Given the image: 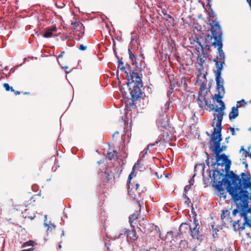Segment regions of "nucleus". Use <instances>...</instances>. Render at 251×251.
I'll use <instances>...</instances> for the list:
<instances>
[{
    "label": "nucleus",
    "mask_w": 251,
    "mask_h": 251,
    "mask_svg": "<svg viewBox=\"0 0 251 251\" xmlns=\"http://www.w3.org/2000/svg\"><path fill=\"white\" fill-rule=\"evenodd\" d=\"M186 242L185 241H181L180 242V246L183 247V248L185 247Z\"/></svg>",
    "instance_id": "37"
},
{
    "label": "nucleus",
    "mask_w": 251,
    "mask_h": 251,
    "mask_svg": "<svg viewBox=\"0 0 251 251\" xmlns=\"http://www.w3.org/2000/svg\"><path fill=\"white\" fill-rule=\"evenodd\" d=\"M218 103H219L220 104V105H221V107L216 108L215 109V111L218 112V113L217 114L221 113V114H223V116L224 115L223 112H222L221 111L224 110L225 109V105L224 102L222 100H219V101L218 102ZM217 113L214 114V117H215V115ZM214 119H215V118H214L212 122H214ZM217 118H216V120H217Z\"/></svg>",
    "instance_id": "16"
},
{
    "label": "nucleus",
    "mask_w": 251,
    "mask_h": 251,
    "mask_svg": "<svg viewBox=\"0 0 251 251\" xmlns=\"http://www.w3.org/2000/svg\"><path fill=\"white\" fill-rule=\"evenodd\" d=\"M118 63H119V64H120V65L123 64V62L121 60H120L118 61Z\"/></svg>",
    "instance_id": "45"
},
{
    "label": "nucleus",
    "mask_w": 251,
    "mask_h": 251,
    "mask_svg": "<svg viewBox=\"0 0 251 251\" xmlns=\"http://www.w3.org/2000/svg\"><path fill=\"white\" fill-rule=\"evenodd\" d=\"M35 242L32 240H29L27 242H24L22 245V248H25L28 246L33 247L34 246Z\"/></svg>",
    "instance_id": "22"
},
{
    "label": "nucleus",
    "mask_w": 251,
    "mask_h": 251,
    "mask_svg": "<svg viewBox=\"0 0 251 251\" xmlns=\"http://www.w3.org/2000/svg\"><path fill=\"white\" fill-rule=\"evenodd\" d=\"M197 166H198V165H197L195 166V168L196 169V168H197Z\"/></svg>",
    "instance_id": "60"
},
{
    "label": "nucleus",
    "mask_w": 251,
    "mask_h": 251,
    "mask_svg": "<svg viewBox=\"0 0 251 251\" xmlns=\"http://www.w3.org/2000/svg\"><path fill=\"white\" fill-rule=\"evenodd\" d=\"M227 218H228L229 219V220H231V218H229V217H227ZM230 222H231V221H230Z\"/></svg>",
    "instance_id": "54"
},
{
    "label": "nucleus",
    "mask_w": 251,
    "mask_h": 251,
    "mask_svg": "<svg viewBox=\"0 0 251 251\" xmlns=\"http://www.w3.org/2000/svg\"><path fill=\"white\" fill-rule=\"evenodd\" d=\"M62 235H64V232L63 231L62 232Z\"/></svg>",
    "instance_id": "58"
},
{
    "label": "nucleus",
    "mask_w": 251,
    "mask_h": 251,
    "mask_svg": "<svg viewBox=\"0 0 251 251\" xmlns=\"http://www.w3.org/2000/svg\"><path fill=\"white\" fill-rule=\"evenodd\" d=\"M181 81V83H183L184 87H185L186 86V81L185 78H182Z\"/></svg>",
    "instance_id": "35"
},
{
    "label": "nucleus",
    "mask_w": 251,
    "mask_h": 251,
    "mask_svg": "<svg viewBox=\"0 0 251 251\" xmlns=\"http://www.w3.org/2000/svg\"><path fill=\"white\" fill-rule=\"evenodd\" d=\"M133 40H134V39H133V36H131V42H133Z\"/></svg>",
    "instance_id": "48"
},
{
    "label": "nucleus",
    "mask_w": 251,
    "mask_h": 251,
    "mask_svg": "<svg viewBox=\"0 0 251 251\" xmlns=\"http://www.w3.org/2000/svg\"><path fill=\"white\" fill-rule=\"evenodd\" d=\"M197 215L194 213L193 215L194 219L193 222L190 225L186 223H182L179 227V230L180 232H183V230H189L191 236L194 239L200 240L201 237V234L200 231V226L198 221L196 220Z\"/></svg>",
    "instance_id": "5"
},
{
    "label": "nucleus",
    "mask_w": 251,
    "mask_h": 251,
    "mask_svg": "<svg viewBox=\"0 0 251 251\" xmlns=\"http://www.w3.org/2000/svg\"><path fill=\"white\" fill-rule=\"evenodd\" d=\"M135 165L136 164L134 165V166L132 169V172L129 175L128 178V194L129 196L133 199H136L137 194H140V192L138 190L139 187V184L138 183L135 184V187H134L133 184L130 182L133 176L136 175L134 174V167H135Z\"/></svg>",
    "instance_id": "7"
},
{
    "label": "nucleus",
    "mask_w": 251,
    "mask_h": 251,
    "mask_svg": "<svg viewBox=\"0 0 251 251\" xmlns=\"http://www.w3.org/2000/svg\"><path fill=\"white\" fill-rule=\"evenodd\" d=\"M125 236H126L127 240H128V229L126 228L121 230L119 233L116 234L115 235L114 239L123 238Z\"/></svg>",
    "instance_id": "12"
},
{
    "label": "nucleus",
    "mask_w": 251,
    "mask_h": 251,
    "mask_svg": "<svg viewBox=\"0 0 251 251\" xmlns=\"http://www.w3.org/2000/svg\"><path fill=\"white\" fill-rule=\"evenodd\" d=\"M117 152L115 151H113V152H108L107 154V157L110 159L111 160L112 159L114 158L115 156H117Z\"/></svg>",
    "instance_id": "23"
},
{
    "label": "nucleus",
    "mask_w": 251,
    "mask_h": 251,
    "mask_svg": "<svg viewBox=\"0 0 251 251\" xmlns=\"http://www.w3.org/2000/svg\"><path fill=\"white\" fill-rule=\"evenodd\" d=\"M138 204H139V206L141 207V205H140V204L139 202H138Z\"/></svg>",
    "instance_id": "56"
},
{
    "label": "nucleus",
    "mask_w": 251,
    "mask_h": 251,
    "mask_svg": "<svg viewBox=\"0 0 251 251\" xmlns=\"http://www.w3.org/2000/svg\"><path fill=\"white\" fill-rule=\"evenodd\" d=\"M226 147H222L221 148L223 149V151H224L226 149Z\"/></svg>",
    "instance_id": "50"
},
{
    "label": "nucleus",
    "mask_w": 251,
    "mask_h": 251,
    "mask_svg": "<svg viewBox=\"0 0 251 251\" xmlns=\"http://www.w3.org/2000/svg\"><path fill=\"white\" fill-rule=\"evenodd\" d=\"M55 4H56V6L59 8H62L64 7V6L65 5L63 3H60L59 5L58 4V3H56Z\"/></svg>",
    "instance_id": "32"
},
{
    "label": "nucleus",
    "mask_w": 251,
    "mask_h": 251,
    "mask_svg": "<svg viewBox=\"0 0 251 251\" xmlns=\"http://www.w3.org/2000/svg\"><path fill=\"white\" fill-rule=\"evenodd\" d=\"M211 32L212 35H207L205 36V45L203 48L205 50H209L210 49L209 44L211 42L212 46L215 48L217 47V59L220 61H224L225 55L222 50V30L218 23H213V25H212Z\"/></svg>",
    "instance_id": "3"
},
{
    "label": "nucleus",
    "mask_w": 251,
    "mask_h": 251,
    "mask_svg": "<svg viewBox=\"0 0 251 251\" xmlns=\"http://www.w3.org/2000/svg\"><path fill=\"white\" fill-rule=\"evenodd\" d=\"M239 223V220H237V221H235L233 224V226L234 230L236 231V225H238V228H237V231L240 232L245 229V226L246 225H244V223L243 224V226H240Z\"/></svg>",
    "instance_id": "19"
},
{
    "label": "nucleus",
    "mask_w": 251,
    "mask_h": 251,
    "mask_svg": "<svg viewBox=\"0 0 251 251\" xmlns=\"http://www.w3.org/2000/svg\"><path fill=\"white\" fill-rule=\"evenodd\" d=\"M221 180H218L213 177L214 182H218L217 185V189L219 192L224 191L222 186L226 185V189L231 195L234 202L235 203L237 208L233 210L232 214L235 216L237 213H240V216L244 219V225L249 221L247 214L249 212L248 208V192L244 190L242 187L241 180L239 177L233 173L232 171L227 173L225 177H223Z\"/></svg>",
    "instance_id": "1"
},
{
    "label": "nucleus",
    "mask_w": 251,
    "mask_h": 251,
    "mask_svg": "<svg viewBox=\"0 0 251 251\" xmlns=\"http://www.w3.org/2000/svg\"><path fill=\"white\" fill-rule=\"evenodd\" d=\"M118 69V70H120L121 72H126V71H125V67H124L123 64H122V65L119 64Z\"/></svg>",
    "instance_id": "29"
},
{
    "label": "nucleus",
    "mask_w": 251,
    "mask_h": 251,
    "mask_svg": "<svg viewBox=\"0 0 251 251\" xmlns=\"http://www.w3.org/2000/svg\"><path fill=\"white\" fill-rule=\"evenodd\" d=\"M3 87L7 91L9 90H11V91H14L13 88L12 87H10L8 83H4Z\"/></svg>",
    "instance_id": "27"
},
{
    "label": "nucleus",
    "mask_w": 251,
    "mask_h": 251,
    "mask_svg": "<svg viewBox=\"0 0 251 251\" xmlns=\"http://www.w3.org/2000/svg\"><path fill=\"white\" fill-rule=\"evenodd\" d=\"M128 238L132 240H135L137 238L136 233L134 230L130 231L128 229Z\"/></svg>",
    "instance_id": "21"
},
{
    "label": "nucleus",
    "mask_w": 251,
    "mask_h": 251,
    "mask_svg": "<svg viewBox=\"0 0 251 251\" xmlns=\"http://www.w3.org/2000/svg\"><path fill=\"white\" fill-rule=\"evenodd\" d=\"M223 96L224 95H222L221 94L219 93L215 95V99H216L217 102L219 101V100H222Z\"/></svg>",
    "instance_id": "28"
},
{
    "label": "nucleus",
    "mask_w": 251,
    "mask_h": 251,
    "mask_svg": "<svg viewBox=\"0 0 251 251\" xmlns=\"http://www.w3.org/2000/svg\"><path fill=\"white\" fill-rule=\"evenodd\" d=\"M216 81L217 85V89L218 91V93L224 95L225 89L224 87V80L221 76H220L219 73L216 77Z\"/></svg>",
    "instance_id": "8"
},
{
    "label": "nucleus",
    "mask_w": 251,
    "mask_h": 251,
    "mask_svg": "<svg viewBox=\"0 0 251 251\" xmlns=\"http://www.w3.org/2000/svg\"><path fill=\"white\" fill-rule=\"evenodd\" d=\"M238 109L234 106L232 107L231 109V111L229 114V119L230 120L235 119L238 116Z\"/></svg>",
    "instance_id": "14"
},
{
    "label": "nucleus",
    "mask_w": 251,
    "mask_h": 251,
    "mask_svg": "<svg viewBox=\"0 0 251 251\" xmlns=\"http://www.w3.org/2000/svg\"><path fill=\"white\" fill-rule=\"evenodd\" d=\"M168 175L165 176L166 177H168Z\"/></svg>",
    "instance_id": "62"
},
{
    "label": "nucleus",
    "mask_w": 251,
    "mask_h": 251,
    "mask_svg": "<svg viewBox=\"0 0 251 251\" xmlns=\"http://www.w3.org/2000/svg\"><path fill=\"white\" fill-rule=\"evenodd\" d=\"M79 49L81 50H85L86 49V46L82 44L79 46Z\"/></svg>",
    "instance_id": "34"
},
{
    "label": "nucleus",
    "mask_w": 251,
    "mask_h": 251,
    "mask_svg": "<svg viewBox=\"0 0 251 251\" xmlns=\"http://www.w3.org/2000/svg\"><path fill=\"white\" fill-rule=\"evenodd\" d=\"M238 228V225H236V229Z\"/></svg>",
    "instance_id": "63"
},
{
    "label": "nucleus",
    "mask_w": 251,
    "mask_h": 251,
    "mask_svg": "<svg viewBox=\"0 0 251 251\" xmlns=\"http://www.w3.org/2000/svg\"><path fill=\"white\" fill-rule=\"evenodd\" d=\"M62 68H65V70H66L68 68V67L67 66H65L64 67H62Z\"/></svg>",
    "instance_id": "51"
},
{
    "label": "nucleus",
    "mask_w": 251,
    "mask_h": 251,
    "mask_svg": "<svg viewBox=\"0 0 251 251\" xmlns=\"http://www.w3.org/2000/svg\"><path fill=\"white\" fill-rule=\"evenodd\" d=\"M235 129V131H240V129L238 128H236Z\"/></svg>",
    "instance_id": "49"
},
{
    "label": "nucleus",
    "mask_w": 251,
    "mask_h": 251,
    "mask_svg": "<svg viewBox=\"0 0 251 251\" xmlns=\"http://www.w3.org/2000/svg\"><path fill=\"white\" fill-rule=\"evenodd\" d=\"M249 130L251 132V127L249 128Z\"/></svg>",
    "instance_id": "55"
},
{
    "label": "nucleus",
    "mask_w": 251,
    "mask_h": 251,
    "mask_svg": "<svg viewBox=\"0 0 251 251\" xmlns=\"http://www.w3.org/2000/svg\"><path fill=\"white\" fill-rule=\"evenodd\" d=\"M245 150L244 149V146H242V147H241V149H240V153H242V152H243V151H245Z\"/></svg>",
    "instance_id": "42"
},
{
    "label": "nucleus",
    "mask_w": 251,
    "mask_h": 251,
    "mask_svg": "<svg viewBox=\"0 0 251 251\" xmlns=\"http://www.w3.org/2000/svg\"><path fill=\"white\" fill-rule=\"evenodd\" d=\"M196 67L199 73L198 76L203 78H205L207 72L204 65L197 64L196 65Z\"/></svg>",
    "instance_id": "9"
},
{
    "label": "nucleus",
    "mask_w": 251,
    "mask_h": 251,
    "mask_svg": "<svg viewBox=\"0 0 251 251\" xmlns=\"http://www.w3.org/2000/svg\"><path fill=\"white\" fill-rule=\"evenodd\" d=\"M49 29L51 31V32H52L53 31H55L56 30V27L54 26H52L51 27L49 28Z\"/></svg>",
    "instance_id": "36"
},
{
    "label": "nucleus",
    "mask_w": 251,
    "mask_h": 251,
    "mask_svg": "<svg viewBox=\"0 0 251 251\" xmlns=\"http://www.w3.org/2000/svg\"><path fill=\"white\" fill-rule=\"evenodd\" d=\"M206 54H204L203 56L201 55H199L197 58V64L205 65V60L207 58Z\"/></svg>",
    "instance_id": "18"
},
{
    "label": "nucleus",
    "mask_w": 251,
    "mask_h": 251,
    "mask_svg": "<svg viewBox=\"0 0 251 251\" xmlns=\"http://www.w3.org/2000/svg\"><path fill=\"white\" fill-rule=\"evenodd\" d=\"M246 225H247L248 226L251 228V223H250V220L247 222Z\"/></svg>",
    "instance_id": "43"
},
{
    "label": "nucleus",
    "mask_w": 251,
    "mask_h": 251,
    "mask_svg": "<svg viewBox=\"0 0 251 251\" xmlns=\"http://www.w3.org/2000/svg\"><path fill=\"white\" fill-rule=\"evenodd\" d=\"M127 81L126 84L129 88L131 98L133 99H137L142 94L141 88L143 83L141 77V75L138 73H135L129 71L125 72Z\"/></svg>",
    "instance_id": "4"
},
{
    "label": "nucleus",
    "mask_w": 251,
    "mask_h": 251,
    "mask_svg": "<svg viewBox=\"0 0 251 251\" xmlns=\"http://www.w3.org/2000/svg\"><path fill=\"white\" fill-rule=\"evenodd\" d=\"M242 178L244 181V185L246 188L251 187V182L250 181V177L245 173H242Z\"/></svg>",
    "instance_id": "11"
},
{
    "label": "nucleus",
    "mask_w": 251,
    "mask_h": 251,
    "mask_svg": "<svg viewBox=\"0 0 251 251\" xmlns=\"http://www.w3.org/2000/svg\"><path fill=\"white\" fill-rule=\"evenodd\" d=\"M215 119L214 122L211 124V126L214 127V131L211 136V140L213 141L212 146L210 147V150L215 154L216 164L218 166H222L225 167V170L226 172L229 170L231 164V161L228 159L227 156L225 154H220L223 151L221 148L220 142L222 140L221 130H222V122L223 120V114L221 113L215 115Z\"/></svg>",
    "instance_id": "2"
},
{
    "label": "nucleus",
    "mask_w": 251,
    "mask_h": 251,
    "mask_svg": "<svg viewBox=\"0 0 251 251\" xmlns=\"http://www.w3.org/2000/svg\"><path fill=\"white\" fill-rule=\"evenodd\" d=\"M229 129L231 131V134H232V135H236V133L235 132V129L234 128L232 127H230Z\"/></svg>",
    "instance_id": "31"
},
{
    "label": "nucleus",
    "mask_w": 251,
    "mask_h": 251,
    "mask_svg": "<svg viewBox=\"0 0 251 251\" xmlns=\"http://www.w3.org/2000/svg\"><path fill=\"white\" fill-rule=\"evenodd\" d=\"M15 93L16 95H19V94H20V92H19V91H16V92H15Z\"/></svg>",
    "instance_id": "46"
},
{
    "label": "nucleus",
    "mask_w": 251,
    "mask_h": 251,
    "mask_svg": "<svg viewBox=\"0 0 251 251\" xmlns=\"http://www.w3.org/2000/svg\"><path fill=\"white\" fill-rule=\"evenodd\" d=\"M183 195L185 197V198L187 199V200H189V198L186 196V194H184Z\"/></svg>",
    "instance_id": "47"
},
{
    "label": "nucleus",
    "mask_w": 251,
    "mask_h": 251,
    "mask_svg": "<svg viewBox=\"0 0 251 251\" xmlns=\"http://www.w3.org/2000/svg\"><path fill=\"white\" fill-rule=\"evenodd\" d=\"M161 137L159 136L158 137V139L157 140V141H155V143H152V144H149L148 146V147L145 149L140 154V158H141V159H142L143 158H144L146 155V154H147V152H148V151L149 150V149L151 147H153L154 146H155L156 144H157L158 143H159V142H161Z\"/></svg>",
    "instance_id": "10"
},
{
    "label": "nucleus",
    "mask_w": 251,
    "mask_h": 251,
    "mask_svg": "<svg viewBox=\"0 0 251 251\" xmlns=\"http://www.w3.org/2000/svg\"><path fill=\"white\" fill-rule=\"evenodd\" d=\"M128 53L130 59L133 62L134 60H136L135 56L132 53L130 49H128Z\"/></svg>",
    "instance_id": "26"
},
{
    "label": "nucleus",
    "mask_w": 251,
    "mask_h": 251,
    "mask_svg": "<svg viewBox=\"0 0 251 251\" xmlns=\"http://www.w3.org/2000/svg\"><path fill=\"white\" fill-rule=\"evenodd\" d=\"M45 225L46 226H48V225H47V224H45Z\"/></svg>",
    "instance_id": "61"
},
{
    "label": "nucleus",
    "mask_w": 251,
    "mask_h": 251,
    "mask_svg": "<svg viewBox=\"0 0 251 251\" xmlns=\"http://www.w3.org/2000/svg\"><path fill=\"white\" fill-rule=\"evenodd\" d=\"M225 212H223L222 214H221V219L224 221L225 219H226V216H225Z\"/></svg>",
    "instance_id": "39"
},
{
    "label": "nucleus",
    "mask_w": 251,
    "mask_h": 251,
    "mask_svg": "<svg viewBox=\"0 0 251 251\" xmlns=\"http://www.w3.org/2000/svg\"><path fill=\"white\" fill-rule=\"evenodd\" d=\"M242 156H244L245 157H247L248 156H249L250 152L247 151L246 150L242 152Z\"/></svg>",
    "instance_id": "30"
},
{
    "label": "nucleus",
    "mask_w": 251,
    "mask_h": 251,
    "mask_svg": "<svg viewBox=\"0 0 251 251\" xmlns=\"http://www.w3.org/2000/svg\"><path fill=\"white\" fill-rule=\"evenodd\" d=\"M59 247L60 248H61V245L60 244L59 245Z\"/></svg>",
    "instance_id": "53"
},
{
    "label": "nucleus",
    "mask_w": 251,
    "mask_h": 251,
    "mask_svg": "<svg viewBox=\"0 0 251 251\" xmlns=\"http://www.w3.org/2000/svg\"><path fill=\"white\" fill-rule=\"evenodd\" d=\"M170 104L171 101L170 100L166 102L164 106V113L160 114L159 118L156 121L158 127L160 130L165 129L168 126V110L169 109Z\"/></svg>",
    "instance_id": "6"
},
{
    "label": "nucleus",
    "mask_w": 251,
    "mask_h": 251,
    "mask_svg": "<svg viewBox=\"0 0 251 251\" xmlns=\"http://www.w3.org/2000/svg\"><path fill=\"white\" fill-rule=\"evenodd\" d=\"M138 216H139L138 212L136 211L129 216V222L130 223V225H132V223L133 222V221L135 220H136L138 219Z\"/></svg>",
    "instance_id": "20"
},
{
    "label": "nucleus",
    "mask_w": 251,
    "mask_h": 251,
    "mask_svg": "<svg viewBox=\"0 0 251 251\" xmlns=\"http://www.w3.org/2000/svg\"><path fill=\"white\" fill-rule=\"evenodd\" d=\"M215 61L216 67L217 68V72H216V77L217 76V75H218L219 73L220 74V76H221V71L223 69V65L225 64V61H216V60Z\"/></svg>",
    "instance_id": "15"
},
{
    "label": "nucleus",
    "mask_w": 251,
    "mask_h": 251,
    "mask_svg": "<svg viewBox=\"0 0 251 251\" xmlns=\"http://www.w3.org/2000/svg\"><path fill=\"white\" fill-rule=\"evenodd\" d=\"M193 211H194V209L193 208V209H192V213L193 212Z\"/></svg>",
    "instance_id": "57"
},
{
    "label": "nucleus",
    "mask_w": 251,
    "mask_h": 251,
    "mask_svg": "<svg viewBox=\"0 0 251 251\" xmlns=\"http://www.w3.org/2000/svg\"><path fill=\"white\" fill-rule=\"evenodd\" d=\"M242 103H244L245 105L247 104V102L245 101L244 99H242L240 101H238L236 103V107L237 108L241 107L242 106Z\"/></svg>",
    "instance_id": "25"
},
{
    "label": "nucleus",
    "mask_w": 251,
    "mask_h": 251,
    "mask_svg": "<svg viewBox=\"0 0 251 251\" xmlns=\"http://www.w3.org/2000/svg\"><path fill=\"white\" fill-rule=\"evenodd\" d=\"M162 13L165 16H166L168 14L167 11L165 9L162 10Z\"/></svg>",
    "instance_id": "40"
},
{
    "label": "nucleus",
    "mask_w": 251,
    "mask_h": 251,
    "mask_svg": "<svg viewBox=\"0 0 251 251\" xmlns=\"http://www.w3.org/2000/svg\"><path fill=\"white\" fill-rule=\"evenodd\" d=\"M1 69H2V66H1V65H0V71L1 70Z\"/></svg>",
    "instance_id": "52"
},
{
    "label": "nucleus",
    "mask_w": 251,
    "mask_h": 251,
    "mask_svg": "<svg viewBox=\"0 0 251 251\" xmlns=\"http://www.w3.org/2000/svg\"><path fill=\"white\" fill-rule=\"evenodd\" d=\"M75 31H81L84 27L82 24L79 22H75L72 24Z\"/></svg>",
    "instance_id": "17"
},
{
    "label": "nucleus",
    "mask_w": 251,
    "mask_h": 251,
    "mask_svg": "<svg viewBox=\"0 0 251 251\" xmlns=\"http://www.w3.org/2000/svg\"><path fill=\"white\" fill-rule=\"evenodd\" d=\"M206 163H207V164L208 165H209V162H207Z\"/></svg>",
    "instance_id": "59"
},
{
    "label": "nucleus",
    "mask_w": 251,
    "mask_h": 251,
    "mask_svg": "<svg viewBox=\"0 0 251 251\" xmlns=\"http://www.w3.org/2000/svg\"><path fill=\"white\" fill-rule=\"evenodd\" d=\"M171 90H169L167 92V95L168 96V97H170L171 95V94H172L173 91V88H172V85L171 84Z\"/></svg>",
    "instance_id": "33"
},
{
    "label": "nucleus",
    "mask_w": 251,
    "mask_h": 251,
    "mask_svg": "<svg viewBox=\"0 0 251 251\" xmlns=\"http://www.w3.org/2000/svg\"><path fill=\"white\" fill-rule=\"evenodd\" d=\"M198 103L200 107L203 108L207 104V101L201 94H199L197 99Z\"/></svg>",
    "instance_id": "13"
},
{
    "label": "nucleus",
    "mask_w": 251,
    "mask_h": 251,
    "mask_svg": "<svg viewBox=\"0 0 251 251\" xmlns=\"http://www.w3.org/2000/svg\"><path fill=\"white\" fill-rule=\"evenodd\" d=\"M166 16H167V18L166 19H167V20H169V19H171L172 18V16L170 15L167 14L166 15Z\"/></svg>",
    "instance_id": "44"
},
{
    "label": "nucleus",
    "mask_w": 251,
    "mask_h": 251,
    "mask_svg": "<svg viewBox=\"0 0 251 251\" xmlns=\"http://www.w3.org/2000/svg\"><path fill=\"white\" fill-rule=\"evenodd\" d=\"M52 33L51 31L50 30L49 28L47 29L45 33L44 34V37L45 38H49L51 36Z\"/></svg>",
    "instance_id": "24"
},
{
    "label": "nucleus",
    "mask_w": 251,
    "mask_h": 251,
    "mask_svg": "<svg viewBox=\"0 0 251 251\" xmlns=\"http://www.w3.org/2000/svg\"><path fill=\"white\" fill-rule=\"evenodd\" d=\"M190 188V186L188 185V186H186L185 188H184V191L185 192H186V191H187Z\"/></svg>",
    "instance_id": "41"
},
{
    "label": "nucleus",
    "mask_w": 251,
    "mask_h": 251,
    "mask_svg": "<svg viewBox=\"0 0 251 251\" xmlns=\"http://www.w3.org/2000/svg\"><path fill=\"white\" fill-rule=\"evenodd\" d=\"M64 53V51H62L61 52V54H59L58 55H57V59H58L59 58L62 57L63 53Z\"/></svg>",
    "instance_id": "38"
}]
</instances>
